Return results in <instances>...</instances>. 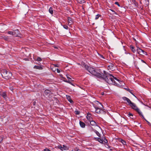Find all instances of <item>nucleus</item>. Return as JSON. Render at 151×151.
Returning <instances> with one entry per match:
<instances>
[{
  "instance_id": "obj_22",
  "label": "nucleus",
  "mask_w": 151,
  "mask_h": 151,
  "mask_svg": "<svg viewBox=\"0 0 151 151\" xmlns=\"http://www.w3.org/2000/svg\"><path fill=\"white\" fill-rule=\"evenodd\" d=\"M34 68L35 69L39 70H42V67L37 65H35L34 67Z\"/></svg>"
},
{
  "instance_id": "obj_16",
  "label": "nucleus",
  "mask_w": 151,
  "mask_h": 151,
  "mask_svg": "<svg viewBox=\"0 0 151 151\" xmlns=\"http://www.w3.org/2000/svg\"><path fill=\"white\" fill-rule=\"evenodd\" d=\"M62 78L63 79V81L65 82H66L67 83H68L72 85H73V84L70 81H67L66 80V78L63 77H62Z\"/></svg>"
},
{
  "instance_id": "obj_32",
  "label": "nucleus",
  "mask_w": 151,
  "mask_h": 151,
  "mask_svg": "<svg viewBox=\"0 0 151 151\" xmlns=\"http://www.w3.org/2000/svg\"><path fill=\"white\" fill-rule=\"evenodd\" d=\"M66 76L67 77V78L68 79V80L70 81V80H71V78L70 77V75H66Z\"/></svg>"
},
{
  "instance_id": "obj_25",
  "label": "nucleus",
  "mask_w": 151,
  "mask_h": 151,
  "mask_svg": "<svg viewBox=\"0 0 151 151\" xmlns=\"http://www.w3.org/2000/svg\"><path fill=\"white\" fill-rule=\"evenodd\" d=\"M93 132H94L99 137H101V134L98 132L96 130H93Z\"/></svg>"
},
{
  "instance_id": "obj_47",
  "label": "nucleus",
  "mask_w": 151,
  "mask_h": 151,
  "mask_svg": "<svg viewBox=\"0 0 151 151\" xmlns=\"http://www.w3.org/2000/svg\"><path fill=\"white\" fill-rule=\"evenodd\" d=\"M91 131L92 132V131H93V130H95V129H93V128H92V127H91Z\"/></svg>"
},
{
  "instance_id": "obj_7",
  "label": "nucleus",
  "mask_w": 151,
  "mask_h": 151,
  "mask_svg": "<svg viewBox=\"0 0 151 151\" xmlns=\"http://www.w3.org/2000/svg\"><path fill=\"white\" fill-rule=\"evenodd\" d=\"M137 53L141 55H147V52L145 51L144 50L140 49L139 48H138L137 49Z\"/></svg>"
},
{
  "instance_id": "obj_45",
  "label": "nucleus",
  "mask_w": 151,
  "mask_h": 151,
  "mask_svg": "<svg viewBox=\"0 0 151 151\" xmlns=\"http://www.w3.org/2000/svg\"><path fill=\"white\" fill-rule=\"evenodd\" d=\"M57 71L58 73H59L60 72V70L58 68L57 69Z\"/></svg>"
},
{
  "instance_id": "obj_36",
  "label": "nucleus",
  "mask_w": 151,
  "mask_h": 151,
  "mask_svg": "<svg viewBox=\"0 0 151 151\" xmlns=\"http://www.w3.org/2000/svg\"><path fill=\"white\" fill-rule=\"evenodd\" d=\"M74 150V151H78L80 150L79 148L78 147H76L75 148Z\"/></svg>"
},
{
  "instance_id": "obj_17",
  "label": "nucleus",
  "mask_w": 151,
  "mask_h": 151,
  "mask_svg": "<svg viewBox=\"0 0 151 151\" xmlns=\"http://www.w3.org/2000/svg\"><path fill=\"white\" fill-rule=\"evenodd\" d=\"M51 93V91L50 90L47 89L44 91V94L46 96H48V94H50Z\"/></svg>"
},
{
  "instance_id": "obj_39",
  "label": "nucleus",
  "mask_w": 151,
  "mask_h": 151,
  "mask_svg": "<svg viewBox=\"0 0 151 151\" xmlns=\"http://www.w3.org/2000/svg\"><path fill=\"white\" fill-rule=\"evenodd\" d=\"M115 4H116V5H117L118 6L120 7V6L119 4V2H115Z\"/></svg>"
},
{
  "instance_id": "obj_33",
  "label": "nucleus",
  "mask_w": 151,
  "mask_h": 151,
  "mask_svg": "<svg viewBox=\"0 0 151 151\" xmlns=\"http://www.w3.org/2000/svg\"><path fill=\"white\" fill-rule=\"evenodd\" d=\"M103 141L105 143H107L108 142L107 140L106 139L105 137H104V139H103Z\"/></svg>"
},
{
  "instance_id": "obj_8",
  "label": "nucleus",
  "mask_w": 151,
  "mask_h": 151,
  "mask_svg": "<svg viewBox=\"0 0 151 151\" xmlns=\"http://www.w3.org/2000/svg\"><path fill=\"white\" fill-rule=\"evenodd\" d=\"M108 69V70H111L113 71L114 70V64L111 63H109L107 64Z\"/></svg>"
},
{
  "instance_id": "obj_43",
  "label": "nucleus",
  "mask_w": 151,
  "mask_h": 151,
  "mask_svg": "<svg viewBox=\"0 0 151 151\" xmlns=\"http://www.w3.org/2000/svg\"><path fill=\"white\" fill-rule=\"evenodd\" d=\"M145 120L148 123V124L150 125V126L151 125V124L150 122H148L147 120L146 119H145Z\"/></svg>"
},
{
  "instance_id": "obj_41",
  "label": "nucleus",
  "mask_w": 151,
  "mask_h": 151,
  "mask_svg": "<svg viewBox=\"0 0 151 151\" xmlns=\"http://www.w3.org/2000/svg\"><path fill=\"white\" fill-rule=\"evenodd\" d=\"M139 114V115H141V116H142V118H143L145 120V119H146L145 118H144V116L142 114V112H141V114Z\"/></svg>"
},
{
  "instance_id": "obj_40",
  "label": "nucleus",
  "mask_w": 151,
  "mask_h": 151,
  "mask_svg": "<svg viewBox=\"0 0 151 151\" xmlns=\"http://www.w3.org/2000/svg\"><path fill=\"white\" fill-rule=\"evenodd\" d=\"M43 151H51L50 150L47 148L45 149Z\"/></svg>"
},
{
  "instance_id": "obj_10",
  "label": "nucleus",
  "mask_w": 151,
  "mask_h": 151,
  "mask_svg": "<svg viewBox=\"0 0 151 151\" xmlns=\"http://www.w3.org/2000/svg\"><path fill=\"white\" fill-rule=\"evenodd\" d=\"M58 148L60 149L61 150H66L67 149V146H65V145H63L62 146L61 145H58Z\"/></svg>"
},
{
  "instance_id": "obj_50",
  "label": "nucleus",
  "mask_w": 151,
  "mask_h": 151,
  "mask_svg": "<svg viewBox=\"0 0 151 151\" xmlns=\"http://www.w3.org/2000/svg\"><path fill=\"white\" fill-rule=\"evenodd\" d=\"M55 65V66L56 67H58V65L55 64V65Z\"/></svg>"
},
{
  "instance_id": "obj_6",
  "label": "nucleus",
  "mask_w": 151,
  "mask_h": 151,
  "mask_svg": "<svg viewBox=\"0 0 151 151\" xmlns=\"http://www.w3.org/2000/svg\"><path fill=\"white\" fill-rule=\"evenodd\" d=\"M103 108H99L95 109V112L99 114H105L106 113L105 111L104 110Z\"/></svg>"
},
{
  "instance_id": "obj_35",
  "label": "nucleus",
  "mask_w": 151,
  "mask_h": 151,
  "mask_svg": "<svg viewBox=\"0 0 151 151\" xmlns=\"http://www.w3.org/2000/svg\"><path fill=\"white\" fill-rule=\"evenodd\" d=\"M121 142L124 145H125L126 144V142L123 139H121Z\"/></svg>"
},
{
  "instance_id": "obj_2",
  "label": "nucleus",
  "mask_w": 151,
  "mask_h": 151,
  "mask_svg": "<svg viewBox=\"0 0 151 151\" xmlns=\"http://www.w3.org/2000/svg\"><path fill=\"white\" fill-rule=\"evenodd\" d=\"M114 79L118 81H119V80L111 74H108L107 77L104 78V80L109 84L116 85L117 84Z\"/></svg>"
},
{
  "instance_id": "obj_12",
  "label": "nucleus",
  "mask_w": 151,
  "mask_h": 151,
  "mask_svg": "<svg viewBox=\"0 0 151 151\" xmlns=\"http://www.w3.org/2000/svg\"><path fill=\"white\" fill-rule=\"evenodd\" d=\"M0 95L5 99L7 97V93L6 92H0Z\"/></svg>"
},
{
  "instance_id": "obj_55",
  "label": "nucleus",
  "mask_w": 151,
  "mask_h": 151,
  "mask_svg": "<svg viewBox=\"0 0 151 151\" xmlns=\"http://www.w3.org/2000/svg\"><path fill=\"white\" fill-rule=\"evenodd\" d=\"M126 89L127 91V89Z\"/></svg>"
},
{
  "instance_id": "obj_19",
  "label": "nucleus",
  "mask_w": 151,
  "mask_h": 151,
  "mask_svg": "<svg viewBox=\"0 0 151 151\" xmlns=\"http://www.w3.org/2000/svg\"><path fill=\"white\" fill-rule=\"evenodd\" d=\"M79 124L81 127L82 128H84L86 126V124L83 122L80 121Z\"/></svg>"
},
{
  "instance_id": "obj_49",
  "label": "nucleus",
  "mask_w": 151,
  "mask_h": 151,
  "mask_svg": "<svg viewBox=\"0 0 151 151\" xmlns=\"http://www.w3.org/2000/svg\"><path fill=\"white\" fill-rule=\"evenodd\" d=\"M141 60V61H142V62H143V63H146L145 62L144 60Z\"/></svg>"
},
{
  "instance_id": "obj_54",
  "label": "nucleus",
  "mask_w": 151,
  "mask_h": 151,
  "mask_svg": "<svg viewBox=\"0 0 151 151\" xmlns=\"http://www.w3.org/2000/svg\"><path fill=\"white\" fill-rule=\"evenodd\" d=\"M3 140V139H1V141H2Z\"/></svg>"
},
{
  "instance_id": "obj_24",
  "label": "nucleus",
  "mask_w": 151,
  "mask_h": 151,
  "mask_svg": "<svg viewBox=\"0 0 151 151\" xmlns=\"http://www.w3.org/2000/svg\"><path fill=\"white\" fill-rule=\"evenodd\" d=\"M49 12H50V13L51 14H52L53 13V9L52 8V7H50L49 8Z\"/></svg>"
},
{
  "instance_id": "obj_53",
  "label": "nucleus",
  "mask_w": 151,
  "mask_h": 151,
  "mask_svg": "<svg viewBox=\"0 0 151 151\" xmlns=\"http://www.w3.org/2000/svg\"><path fill=\"white\" fill-rule=\"evenodd\" d=\"M148 2L149 3V0H147Z\"/></svg>"
},
{
  "instance_id": "obj_18",
  "label": "nucleus",
  "mask_w": 151,
  "mask_h": 151,
  "mask_svg": "<svg viewBox=\"0 0 151 151\" xmlns=\"http://www.w3.org/2000/svg\"><path fill=\"white\" fill-rule=\"evenodd\" d=\"M129 47L131 51L133 53H134L137 51V50H135V48L133 45H130L129 46Z\"/></svg>"
},
{
  "instance_id": "obj_30",
  "label": "nucleus",
  "mask_w": 151,
  "mask_h": 151,
  "mask_svg": "<svg viewBox=\"0 0 151 151\" xmlns=\"http://www.w3.org/2000/svg\"><path fill=\"white\" fill-rule=\"evenodd\" d=\"M61 25L63 27V28L64 29H65L67 30L68 29V26H67L65 24V25H63L62 24H61Z\"/></svg>"
},
{
  "instance_id": "obj_3",
  "label": "nucleus",
  "mask_w": 151,
  "mask_h": 151,
  "mask_svg": "<svg viewBox=\"0 0 151 151\" xmlns=\"http://www.w3.org/2000/svg\"><path fill=\"white\" fill-rule=\"evenodd\" d=\"M1 72L2 77L5 79H9L12 77V73L9 71H7L5 69L1 70Z\"/></svg>"
},
{
  "instance_id": "obj_14",
  "label": "nucleus",
  "mask_w": 151,
  "mask_h": 151,
  "mask_svg": "<svg viewBox=\"0 0 151 151\" xmlns=\"http://www.w3.org/2000/svg\"><path fill=\"white\" fill-rule=\"evenodd\" d=\"M68 25H69L70 26V25L72 24L73 23L72 19L69 17L68 18Z\"/></svg>"
},
{
  "instance_id": "obj_13",
  "label": "nucleus",
  "mask_w": 151,
  "mask_h": 151,
  "mask_svg": "<svg viewBox=\"0 0 151 151\" xmlns=\"http://www.w3.org/2000/svg\"><path fill=\"white\" fill-rule=\"evenodd\" d=\"M91 116L92 115L89 112H88L87 113L86 116V118L89 121L93 120V118Z\"/></svg>"
},
{
  "instance_id": "obj_21",
  "label": "nucleus",
  "mask_w": 151,
  "mask_h": 151,
  "mask_svg": "<svg viewBox=\"0 0 151 151\" xmlns=\"http://www.w3.org/2000/svg\"><path fill=\"white\" fill-rule=\"evenodd\" d=\"M13 32L15 33V34L17 35V36H15L17 37L19 35V32L18 29H16L14 30Z\"/></svg>"
},
{
  "instance_id": "obj_26",
  "label": "nucleus",
  "mask_w": 151,
  "mask_h": 151,
  "mask_svg": "<svg viewBox=\"0 0 151 151\" xmlns=\"http://www.w3.org/2000/svg\"><path fill=\"white\" fill-rule=\"evenodd\" d=\"M2 37L3 39H4L6 40H8L9 39V37L7 36L4 35L2 36Z\"/></svg>"
},
{
  "instance_id": "obj_9",
  "label": "nucleus",
  "mask_w": 151,
  "mask_h": 151,
  "mask_svg": "<svg viewBox=\"0 0 151 151\" xmlns=\"http://www.w3.org/2000/svg\"><path fill=\"white\" fill-rule=\"evenodd\" d=\"M122 99L124 101H127V103H126V104L130 106L131 104L132 103L129 99L126 97H123Z\"/></svg>"
},
{
  "instance_id": "obj_5",
  "label": "nucleus",
  "mask_w": 151,
  "mask_h": 151,
  "mask_svg": "<svg viewBox=\"0 0 151 151\" xmlns=\"http://www.w3.org/2000/svg\"><path fill=\"white\" fill-rule=\"evenodd\" d=\"M132 108L136 111H137L138 114H141V111L139 108L137 107L136 105L134 103H132L130 106Z\"/></svg>"
},
{
  "instance_id": "obj_48",
  "label": "nucleus",
  "mask_w": 151,
  "mask_h": 151,
  "mask_svg": "<svg viewBox=\"0 0 151 151\" xmlns=\"http://www.w3.org/2000/svg\"><path fill=\"white\" fill-rule=\"evenodd\" d=\"M107 146H108V147H107V148H110V147H111L110 146H109L108 145H106Z\"/></svg>"
},
{
  "instance_id": "obj_28",
  "label": "nucleus",
  "mask_w": 151,
  "mask_h": 151,
  "mask_svg": "<svg viewBox=\"0 0 151 151\" xmlns=\"http://www.w3.org/2000/svg\"><path fill=\"white\" fill-rule=\"evenodd\" d=\"M8 33L9 34L12 35L14 36H17V35L15 34L14 32H13L12 31H9L8 32Z\"/></svg>"
},
{
  "instance_id": "obj_44",
  "label": "nucleus",
  "mask_w": 151,
  "mask_h": 151,
  "mask_svg": "<svg viewBox=\"0 0 151 151\" xmlns=\"http://www.w3.org/2000/svg\"><path fill=\"white\" fill-rule=\"evenodd\" d=\"M99 55L100 56V58H102L103 59L104 58V57L103 56V55Z\"/></svg>"
},
{
  "instance_id": "obj_46",
  "label": "nucleus",
  "mask_w": 151,
  "mask_h": 151,
  "mask_svg": "<svg viewBox=\"0 0 151 151\" xmlns=\"http://www.w3.org/2000/svg\"><path fill=\"white\" fill-rule=\"evenodd\" d=\"M36 102L35 101H34L33 102V105L34 106H35L36 104Z\"/></svg>"
},
{
  "instance_id": "obj_4",
  "label": "nucleus",
  "mask_w": 151,
  "mask_h": 151,
  "mask_svg": "<svg viewBox=\"0 0 151 151\" xmlns=\"http://www.w3.org/2000/svg\"><path fill=\"white\" fill-rule=\"evenodd\" d=\"M93 106L95 109L99 108H103L102 105L98 101H95L93 104Z\"/></svg>"
},
{
  "instance_id": "obj_34",
  "label": "nucleus",
  "mask_w": 151,
  "mask_h": 151,
  "mask_svg": "<svg viewBox=\"0 0 151 151\" xmlns=\"http://www.w3.org/2000/svg\"><path fill=\"white\" fill-rule=\"evenodd\" d=\"M74 113L76 115H79L80 114V111H75Z\"/></svg>"
},
{
  "instance_id": "obj_27",
  "label": "nucleus",
  "mask_w": 151,
  "mask_h": 151,
  "mask_svg": "<svg viewBox=\"0 0 151 151\" xmlns=\"http://www.w3.org/2000/svg\"><path fill=\"white\" fill-rule=\"evenodd\" d=\"M127 116L128 117H130L131 119H133V118L132 117L133 116V115L130 113H129L128 114Z\"/></svg>"
},
{
  "instance_id": "obj_11",
  "label": "nucleus",
  "mask_w": 151,
  "mask_h": 151,
  "mask_svg": "<svg viewBox=\"0 0 151 151\" xmlns=\"http://www.w3.org/2000/svg\"><path fill=\"white\" fill-rule=\"evenodd\" d=\"M104 74L100 73H100H101L102 75V77L101 78H102L104 80V78H106L108 74H110L109 73H107L105 71H104Z\"/></svg>"
},
{
  "instance_id": "obj_20",
  "label": "nucleus",
  "mask_w": 151,
  "mask_h": 151,
  "mask_svg": "<svg viewBox=\"0 0 151 151\" xmlns=\"http://www.w3.org/2000/svg\"><path fill=\"white\" fill-rule=\"evenodd\" d=\"M67 99L71 103H73V101L71 99V98L70 96H66Z\"/></svg>"
},
{
  "instance_id": "obj_15",
  "label": "nucleus",
  "mask_w": 151,
  "mask_h": 151,
  "mask_svg": "<svg viewBox=\"0 0 151 151\" xmlns=\"http://www.w3.org/2000/svg\"><path fill=\"white\" fill-rule=\"evenodd\" d=\"M89 122H90V124L91 125L93 126H97L96 123L94 121H93V120H92L91 121H89Z\"/></svg>"
},
{
  "instance_id": "obj_1",
  "label": "nucleus",
  "mask_w": 151,
  "mask_h": 151,
  "mask_svg": "<svg viewBox=\"0 0 151 151\" xmlns=\"http://www.w3.org/2000/svg\"><path fill=\"white\" fill-rule=\"evenodd\" d=\"M85 67L86 69L93 75L97 78L102 77V75L100 73V69H95L94 68L87 65H85Z\"/></svg>"
},
{
  "instance_id": "obj_42",
  "label": "nucleus",
  "mask_w": 151,
  "mask_h": 151,
  "mask_svg": "<svg viewBox=\"0 0 151 151\" xmlns=\"http://www.w3.org/2000/svg\"><path fill=\"white\" fill-rule=\"evenodd\" d=\"M139 114V115H141V116H142V118H143L145 120V119H146L145 118H144V116L142 114V112H141V114Z\"/></svg>"
},
{
  "instance_id": "obj_51",
  "label": "nucleus",
  "mask_w": 151,
  "mask_h": 151,
  "mask_svg": "<svg viewBox=\"0 0 151 151\" xmlns=\"http://www.w3.org/2000/svg\"><path fill=\"white\" fill-rule=\"evenodd\" d=\"M127 91H129V92H131L130 90L129 89H127Z\"/></svg>"
},
{
  "instance_id": "obj_56",
  "label": "nucleus",
  "mask_w": 151,
  "mask_h": 151,
  "mask_svg": "<svg viewBox=\"0 0 151 151\" xmlns=\"http://www.w3.org/2000/svg\"><path fill=\"white\" fill-rule=\"evenodd\" d=\"M72 151H73V150Z\"/></svg>"
},
{
  "instance_id": "obj_52",
  "label": "nucleus",
  "mask_w": 151,
  "mask_h": 151,
  "mask_svg": "<svg viewBox=\"0 0 151 151\" xmlns=\"http://www.w3.org/2000/svg\"><path fill=\"white\" fill-rule=\"evenodd\" d=\"M130 93L132 94L133 95H134L133 94V93L131 91L130 92Z\"/></svg>"
},
{
  "instance_id": "obj_29",
  "label": "nucleus",
  "mask_w": 151,
  "mask_h": 151,
  "mask_svg": "<svg viewBox=\"0 0 151 151\" xmlns=\"http://www.w3.org/2000/svg\"><path fill=\"white\" fill-rule=\"evenodd\" d=\"M78 1L79 3L81 4L84 3L85 2L84 0H78Z\"/></svg>"
},
{
  "instance_id": "obj_37",
  "label": "nucleus",
  "mask_w": 151,
  "mask_h": 151,
  "mask_svg": "<svg viewBox=\"0 0 151 151\" xmlns=\"http://www.w3.org/2000/svg\"><path fill=\"white\" fill-rule=\"evenodd\" d=\"M100 16V15L99 14L96 15L95 18V19H96V20Z\"/></svg>"
},
{
  "instance_id": "obj_31",
  "label": "nucleus",
  "mask_w": 151,
  "mask_h": 151,
  "mask_svg": "<svg viewBox=\"0 0 151 151\" xmlns=\"http://www.w3.org/2000/svg\"><path fill=\"white\" fill-rule=\"evenodd\" d=\"M110 10L112 12V14H117V13L115 12L114 10L110 9Z\"/></svg>"
},
{
  "instance_id": "obj_23",
  "label": "nucleus",
  "mask_w": 151,
  "mask_h": 151,
  "mask_svg": "<svg viewBox=\"0 0 151 151\" xmlns=\"http://www.w3.org/2000/svg\"><path fill=\"white\" fill-rule=\"evenodd\" d=\"M96 140H97L98 142L101 143H103V139H101L99 138H95Z\"/></svg>"
},
{
  "instance_id": "obj_38",
  "label": "nucleus",
  "mask_w": 151,
  "mask_h": 151,
  "mask_svg": "<svg viewBox=\"0 0 151 151\" xmlns=\"http://www.w3.org/2000/svg\"><path fill=\"white\" fill-rule=\"evenodd\" d=\"M37 61H41L42 60V59L40 57H38L37 59Z\"/></svg>"
}]
</instances>
